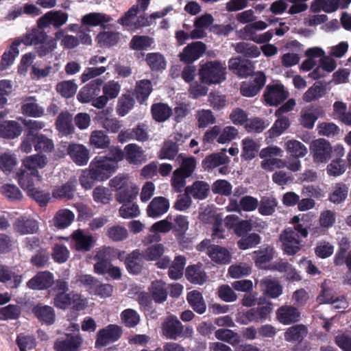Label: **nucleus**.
I'll list each match as a JSON object with an SVG mask.
<instances>
[{"mask_svg":"<svg viewBox=\"0 0 351 351\" xmlns=\"http://www.w3.org/2000/svg\"><path fill=\"white\" fill-rule=\"evenodd\" d=\"M176 161L180 166L173 172L171 185L175 192L181 193L186 186V178L191 177L195 171L197 160L194 156L186 157L180 154Z\"/></svg>","mask_w":351,"mask_h":351,"instance_id":"f257e3e1","label":"nucleus"},{"mask_svg":"<svg viewBox=\"0 0 351 351\" xmlns=\"http://www.w3.org/2000/svg\"><path fill=\"white\" fill-rule=\"evenodd\" d=\"M226 66L218 60L208 61L200 65L199 76L203 84H220L226 80Z\"/></svg>","mask_w":351,"mask_h":351,"instance_id":"f03ea898","label":"nucleus"},{"mask_svg":"<svg viewBox=\"0 0 351 351\" xmlns=\"http://www.w3.org/2000/svg\"><path fill=\"white\" fill-rule=\"evenodd\" d=\"M163 336L168 339L176 340L178 338L191 337L193 334V328L189 326H184L176 316L171 315L168 316L162 324Z\"/></svg>","mask_w":351,"mask_h":351,"instance_id":"7ed1b4c3","label":"nucleus"},{"mask_svg":"<svg viewBox=\"0 0 351 351\" xmlns=\"http://www.w3.org/2000/svg\"><path fill=\"white\" fill-rule=\"evenodd\" d=\"M139 13L138 12V6L132 5L119 20V23L125 29L132 32L143 27L149 26L152 23L154 14H151L149 19L145 15H140L136 18V15Z\"/></svg>","mask_w":351,"mask_h":351,"instance_id":"20e7f679","label":"nucleus"},{"mask_svg":"<svg viewBox=\"0 0 351 351\" xmlns=\"http://www.w3.org/2000/svg\"><path fill=\"white\" fill-rule=\"evenodd\" d=\"M273 310V304L269 302L264 305L258 304V306L250 308L243 312L239 317L238 322L244 325L251 322L259 323L267 320Z\"/></svg>","mask_w":351,"mask_h":351,"instance_id":"39448f33","label":"nucleus"},{"mask_svg":"<svg viewBox=\"0 0 351 351\" xmlns=\"http://www.w3.org/2000/svg\"><path fill=\"white\" fill-rule=\"evenodd\" d=\"M154 260V245H150L146 250L141 252L139 250H134L129 254L125 259V265L130 274H138L142 269V261Z\"/></svg>","mask_w":351,"mask_h":351,"instance_id":"423d86ee","label":"nucleus"},{"mask_svg":"<svg viewBox=\"0 0 351 351\" xmlns=\"http://www.w3.org/2000/svg\"><path fill=\"white\" fill-rule=\"evenodd\" d=\"M122 334L121 326L117 324H109L97 332L95 346L96 348H101L113 343L121 337Z\"/></svg>","mask_w":351,"mask_h":351,"instance_id":"0eeeda50","label":"nucleus"},{"mask_svg":"<svg viewBox=\"0 0 351 351\" xmlns=\"http://www.w3.org/2000/svg\"><path fill=\"white\" fill-rule=\"evenodd\" d=\"M313 160L316 162L326 163L334 156L335 147L324 138H318L313 141L310 146Z\"/></svg>","mask_w":351,"mask_h":351,"instance_id":"6e6552de","label":"nucleus"},{"mask_svg":"<svg viewBox=\"0 0 351 351\" xmlns=\"http://www.w3.org/2000/svg\"><path fill=\"white\" fill-rule=\"evenodd\" d=\"M280 241L285 254L294 255L297 254L303 246L302 241L299 238L298 233L291 228H285L280 234Z\"/></svg>","mask_w":351,"mask_h":351,"instance_id":"1a4fd4ad","label":"nucleus"},{"mask_svg":"<svg viewBox=\"0 0 351 351\" xmlns=\"http://www.w3.org/2000/svg\"><path fill=\"white\" fill-rule=\"evenodd\" d=\"M88 167L99 182L106 180L116 171L114 166L103 156H95Z\"/></svg>","mask_w":351,"mask_h":351,"instance_id":"9d476101","label":"nucleus"},{"mask_svg":"<svg viewBox=\"0 0 351 351\" xmlns=\"http://www.w3.org/2000/svg\"><path fill=\"white\" fill-rule=\"evenodd\" d=\"M68 19L69 14L62 10H51L38 19L37 25L41 29H45L51 25L58 29L64 25Z\"/></svg>","mask_w":351,"mask_h":351,"instance_id":"9b49d317","label":"nucleus"},{"mask_svg":"<svg viewBox=\"0 0 351 351\" xmlns=\"http://www.w3.org/2000/svg\"><path fill=\"white\" fill-rule=\"evenodd\" d=\"M289 93L282 84H269L266 86L263 97L270 106H278L287 99Z\"/></svg>","mask_w":351,"mask_h":351,"instance_id":"f8f14e48","label":"nucleus"},{"mask_svg":"<svg viewBox=\"0 0 351 351\" xmlns=\"http://www.w3.org/2000/svg\"><path fill=\"white\" fill-rule=\"evenodd\" d=\"M266 83V76L262 71L256 73L249 81L243 82L240 86L241 94L247 97L256 95Z\"/></svg>","mask_w":351,"mask_h":351,"instance_id":"ddd939ff","label":"nucleus"},{"mask_svg":"<svg viewBox=\"0 0 351 351\" xmlns=\"http://www.w3.org/2000/svg\"><path fill=\"white\" fill-rule=\"evenodd\" d=\"M82 341L79 333H65L56 339L53 348L56 351H77Z\"/></svg>","mask_w":351,"mask_h":351,"instance_id":"4468645a","label":"nucleus"},{"mask_svg":"<svg viewBox=\"0 0 351 351\" xmlns=\"http://www.w3.org/2000/svg\"><path fill=\"white\" fill-rule=\"evenodd\" d=\"M345 153L343 145H337L335 146L333 159L327 165L326 171L328 176L337 177L342 175L346 170L347 165L346 160L341 159Z\"/></svg>","mask_w":351,"mask_h":351,"instance_id":"2eb2a0df","label":"nucleus"},{"mask_svg":"<svg viewBox=\"0 0 351 351\" xmlns=\"http://www.w3.org/2000/svg\"><path fill=\"white\" fill-rule=\"evenodd\" d=\"M71 245L79 252H88L93 247L95 239L90 234L81 229L73 232L71 235Z\"/></svg>","mask_w":351,"mask_h":351,"instance_id":"dca6fc26","label":"nucleus"},{"mask_svg":"<svg viewBox=\"0 0 351 351\" xmlns=\"http://www.w3.org/2000/svg\"><path fill=\"white\" fill-rule=\"evenodd\" d=\"M206 45L201 41L193 42L187 45L179 54L180 60L190 64L199 59L205 52Z\"/></svg>","mask_w":351,"mask_h":351,"instance_id":"f3484780","label":"nucleus"},{"mask_svg":"<svg viewBox=\"0 0 351 351\" xmlns=\"http://www.w3.org/2000/svg\"><path fill=\"white\" fill-rule=\"evenodd\" d=\"M102 84V80L96 79L83 86L77 95L78 101L83 104L90 102L99 95Z\"/></svg>","mask_w":351,"mask_h":351,"instance_id":"a211bd4d","label":"nucleus"},{"mask_svg":"<svg viewBox=\"0 0 351 351\" xmlns=\"http://www.w3.org/2000/svg\"><path fill=\"white\" fill-rule=\"evenodd\" d=\"M301 313L298 308L291 305H283L276 311V318L284 325H289L300 321Z\"/></svg>","mask_w":351,"mask_h":351,"instance_id":"6ab92c4d","label":"nucleus"},{"mask_svg":"<svg viewBox=\"0 0 351 351\" xmlns=\"http://www.w3.org/2000/svg\"><path fill=\"white\" fill-rule=\"evenodd\" d=\"M185 278L191 284L198 285H204L208 278L200 263L188 265L185 269Z\"/></svg>","mask_w":351,"mask_h":351,"instance_id":"aec40b11","label":"nucleus"},{"mask_svg":"<svg viewBox=\"0 0 351 351\" xmlns=\"http://www.w3.org/2000/svg\"><path fill=\"white\" fill-rule=\"evenodd\" d=\"M16 178L21 187L26 191L34 187L36 182H40L42 180L40 173L29 171L22 166L16 173Z\"/></svg>","mask_w":351,"mask_h":351,"instance_id":"412c9836","label":"nucleus"},{"mask_svg":"<svg viewBox=\"0 0 351 351\" xmlns=\"http://www.w3.org/2000/svg\"><path fill=\"white\" fill-rule=\"evenodd\" d=\"M54 282L53 274L49 271H40L31 278L27 286L34 290H43L50 287Z\"/></svg>","mask_w":351,"mask_h":351,"instance_id":"4be33fe9","label":"nucleus"},{"mask_svg":"<svg viewBox=\"0 0 351 351\" xmlns=\"http://www.w3.org/2000/svg\"><path fill=\"white\" fill-rule=\"evenodd\" d=\"M67 152L73 161L79 166L86 165L89 160L90 152L83 145H69L67 148Z\"/></svg>","mask_w":351,"mask_h":351,"instance_id":"5701e85b","label":"nucleus"},{"mask_svg":"<svg viewBox=\"0 0 351 351\" xmlns=\"http://www.w3.org/2000/svg\"><path fill=\"white\" fill-rule=\"evenodd\" d=\"M230 162V158L223 152L213 153L207 155L202 161V168L212 171L215 168Z\"/></svg>","mask_w":351,"mask_h":351,"instance_id":"b1692460","label":"nucleus"},{"mask_svg":"<svg viewBox=\"0 0 351 351\" xmlns=\"http://www.w3.org/2000/svg\"><path fill=\"white\" fill-rule=\"evenodd\" d=\"M348 192V184L343 182H337L331 186L328 199L334 204H341L347 199Z\"/></svg>","mask_w":351,"mask_h":351,"instance_id":"393cba45","label":"nucleus"},{"mask_svg":"<svg viewBox=\"0 0 351 351\" xmlns=\"http://www.w3.org/2000/svg\"><path fill=\"white\" fill-rule=\"evenodd\" d=\"M13 227L14 230L21 234H34L37 232L38 224L35 219L22 216L16 219Z\"/></svg>","mask_w":351,"mask_h":351,"instance_id":"a878e982","label":"nucleus"},{"mask_svg":"<svg viewBox=\"0 0 351 351\" xmlns=\"http://www.w3.org/2000/svg\"><path fill=\"white\" fill-rule=\"evenodd\" d=\"M185 192L195 199H205L209 195L210 185L205 181L197 180L192 185L186 186Z\"/></svg>","mask_w":351,"mask_h":351,"instance_id":"bb28decb","label":"nucleus"},{"mask_svg":"<svg viewBox=\"0 0 351 351\" xmlns=\"http://www.w3.org/2000/svg\"><path fill=\"white\" fill-rule=\"evenodd\" d=\"M48 162L47 158L40 154L26 156L22 160V167L36 173H39L38 169L44 168Z\"/></svg>","mask_w":351,"mask_h":351,"instance_id":"cd10ccee","label":"nucleus"},{"mask_svg":"<svg viewBox=\"0 0 351 351\" xmlns=\"http://www.w3.org/2000/svg\"><path fill=\"white\" fill-rule=\"evenodd\" d=\"M229 69L241 77H246L253 72V66L250 62L238 58L229 60Z\"/></svg>","mask_w":351,"mask_h":351,"instance_id":"c85d7f7f","label":"nucleus"},{"mask_svg":"<svg viewBox=\"0 0 351 351\" xmlns=\"http://www.w3.org/2000/svg\"><path fill=\"white\" fill-rule=\"evenodd\" d=\"M139 192L138 187L134 182L128 184L121 191H119L115 194L116 200L121 203H131L136 199Z\"/></svg>","mask_w":351,"mask_h":351,"instance_id":"c756f323","label":"nucleus"},{"mask_svg":"<svg viewBox=\"0 0 351 351\" xmlns=\"http://www.w3.org/2000/svg\"><path fill=\"white\" fill-rule=\"evenodd\" d=\"M308 330L303 324H296L287 329L284 333L285 339L288 342L300 343L307 335Z\"/></svg>","mask_w":351,"mask_h":351,"instance_id":"7c9ffc66","label":"nucleus"},{"mask_svg":"<svg viewBox=\"0 0 351 351\" xmlns=\"http://www.w3.org/2000/svg\"><path fill=\"white\" fill-rule=\"evenodd\" d=\"M208 256L210 259L218 264H228L231 261V254L230 252L224 247L213 245L210 247Z\"/></svg>","mask_w":351,"mask_h":351,"instance_id":"2f4dec72","label":"nucleus"},{"mask_svg":"<svg viewBox=\"0 0 351 351\" xmlns=\"http://www.w3.org/2000/svg\"><path fill=\"white\" fill-rule=\"evenodd\" d=\"M75 188V182L69 180L60 186H56L52 191V196L56 199H71L74 197Z\"/></svg>","mask_w":351,"mask_h":351,"instance_id":"473e14b6","label":"nucleus"},{"mask_svg":"<svg viewBox=\"0 0 351 351\" xmlns=\"http://www.w3.org/2000/svg\"><path fill=\"white\" fill-rule=\"evenodd\" d=\"M56 125L57 130L62 135H69L74 132L73 117L68 112H62L58 115L56 122Z\"/></svg>","mask_w":351,"mask_h":351,"instance_id":"72a5a7b5","label":"nucleus"},{"mask_svg":"<svg viewBox=\"0 0 351 351\" xmlns=\"http://www.w3.org/2000/svg\"><path fill=\"white\" fill-rule=\"evenodd\" d=\"M21 110L24 114L32 117H40L45 112L44 108L36 103L33 97H28L25 99L21 106Z\"/></svg>","mask_w":351,"mask_h":351,"instance_id":"f704fd0d","label":"nucleus"},{"mask_svg":"<svg viewBox=\"0 0 351 351\" xmlns=\"http://www.w3.org/2000/svg\"><path fill=\"white\" fill-rule=\"evenodd\" d=\"M186 300L194 311L198 314H203L206 310V304L204 300L202 294L194 290L188 293Z\"/></svg>","mask_w":351,"mask_h":351,"instance_id":"c9c22d12","label":"nucleus"},{"mask_svg":"<svg viewBox=\"0 0 351 351\" xmlns=\"http://www.w3.org/2000/svg\"><path fill=\"white\" fill-rule=\"evenodd\" d=\"M22 132L20 124L15 121H5L0 124V136L5 138H14Z\"/></svg>","mask_w":351,"mask_h":351,"instance_id":"e433bc0d","label":"nucleus"},{"mask_svg":"<svg viewBox=\"0 0 351 351\" xmlns=\"http://www.w3.org/2000/svg\"><path fill=\"white\" fill-rule=\"evenodd\" d=\"M261 286L265 293L272 298L282 294V287L278 282L271 277H265L261 281Z\"/></svg>","mask_w":351,"mask_h":351,"instance_id":"4c0bfd02","label":"nucleus"},{"mask_svg":"<svg viewBox=\"0 0 351 351\" xmlns=\"http://www.w3.org/2000/svg\"><path fill=\"white\" fill-rule=\"evenodd\" d=\"M34 313L40 322L47 325H51L55 322V311L49 306L37 305L34 308Z\"/></svg>","mask_w":351,"mask_h":351,"instance_id":"58836bf2","label":"nucleus"},{"mask_svg":"<svg viewBox=\"0 0 351 351\" xmlns=\"http://www.w3.org/2000/svg\"><path fill=\"white\" fill-rule=\"evenodd\" d=\"M48 38L47 34L41 28L33 29L26 33L22 38L23 43L25 45H34L36 47Z\"/></svg>","mask_w":351,"mask_h":351,"instance_id":"ea45409f","label":"nucleus"},{"mask_svg":"<svg viewBox=\"0 0 351 351\" xmlns=\"http://www.w3.org/2000/svg\"><path fill=\"white\" fill-rule=\"evenodd\" d=\"M252 257L255 265L260 268H263L272 260L274 257V248L270 246L261 248L253 252Z\"/></svg>","mask_w":351,"mask_h":351,"instance_id":"a19ab883","label":"nucleus"},{"mask_svg":"<svg viewBox=\"0 0 351 351\" xmlns=\"http://www.w3.org/2000/svg\"><path fill=\"white\" fill-rule=\"evenodd\" d=\"M110 143L109 136L103 130H93L89 137V144L96 149H106Z\"/></svg>","mask_w":351,"mask_h":351,"instance_id":"79ce46f5","label":"nucleus"},{"mask_svg":"<svg viewBox=\"0 0 351 351\" xmlns=\"http://www.w3.org/2000/svg\"><path fill=\"white\" fill-rule=\"evenodd\" d=\"M75 215L69 209L58 210L54 218L53 224L58 229H64L69 227L74 220Z\"/></svg>","mask_w":351,"mask_h":351,"instance_id":"37998d69","label":"nucleus"},{"mask_svg":"<svg viewBox=\"0 0 351 351\" xmlns=\"http://www.w3.org/2000/svg\"><path fill=\"white\" fill-rule=\"evenodd\" d=\"M111 18L105 14L99 12H91L84 15L82 18V25L99 26L104 25L110 21Z\"/></svg>","mask_w":351,"mask_h":351,"instance_id":"c03bdc74","label":"nucleus"},{"mask_svg":"<svg viewBox=\"0 0 351 351\" xmlns=\"http://www.w3.org/2000/svg\"><path fill=\"white\" fill-rule=\"evenodd\" d=\"M278 206L277 199L272 196H263L258 202V213L263 216L272 215Z\"/></svg>","mask_w":351,"mask_h":351,"instance_id":"a18cd8bd","label":"nucleus"},{"mask_svg":"<svg viewBox=\"0 0 351 351\" xmlns=\"http://www.w3.org/2000/svg\"><path fill=\"white\" fill-rule=\"evenodd\" d=\"M186 258L179 255L176 256L172 264L169 267L168 275L171 279L178 280L183 276Z\"/></svg>","mask_w":351,"mask_h":351,"instance_id":"49530a36","label":"nucleus"},{"mask_svg":"<svg viewBox=\"0 0 351 351\" xmlns=\"http://www.w3.org/2000/svg\"><path fill=\"white\" fill-rule=\"evenodd\" d=\"M259 149V145L254 139L246 137L242 140L241 156L245 160H249L255 158Z\"/></svg>","mask_w":351,"mask_h":351,"instance_id":"de8ad7c7","label":"nucleus"},{"mask_svg":"<svg viewBox=\"0 0 351 351\" xmlns=\"http://www.w3.org/2000/svg\"><path fill=\"white\" fill-rule=\"evenodd\" d=\"M77 84L74 80H64L58 82L56 90L58 94L64 98H71L76 93Z\"/></svg>","mask_w":351,"mask_h":351,"instance_id":"09e8293b","label":"nucleus"},{"mask_svg":"<svg viewBox=\"0 0 351 351\" xmlns=\"http://www.w3.org/2000/svg\"><path fill=\"white\" fill-rule=\"evenodd\" d=\"M261 243V236L255 232L247 234L241 237L237 243V247L242 250L256 247Z\"/></svg>","mask_w":351,"mask_h":351,"instance_id":"8fccbe9b","label":"nucleus"},{"mask_svg":"<svg viewBox=\"0 0 351 351\" xmlns=\"http://www.w3.org/2000/svg\"><path fill=\"white\" fill-rule=\"evenodd\" d=\"M290 126V121L288 117L281 115L274 122L272 127L268 130L269 136L271 138L277 137L281 135Z\"/></svg>","mask_w":351,"mask_h":351,"instance_id":"3c124183","label":"nucleus"},{"mask_svg":"<svg viewBox=\"0 0 351 351\" xmlns=\"http://www.w3.org/2000/svg\"><path fill=\"white\" fill-rule=\"evenodd\" d=\"M234 49L238 53H241L247 58H257L261 54L257 46L245 42L237 43Z\"/></svg>","mask_w":351,"mask_h":351,"instance_id":"603ef678","label":"nucleus"},{"mask_svg":"<svg viewBox=\"0 0 351 351\" xmlns=\"http://www.w3.org/2000/svg\"><path fill=\"white\" fill-rule=\"evenodd\" d=\"M152 90V82L148 80H142L137 83L135 93L137 100L143 104Z\"/></svg>","mask_w":351,"mask_h":351,"instance_id":"864d4df0","label":"nucleus"},{"mask_svg":"<svg viewBox=\"0 0 351 351\" xmlns=\"http://www.w3.org/2000/svg\"><path fill=\"white\" fill-rule=\"evenodd\" d=\"M215 337L222 341L228 343L232 346L239 343V335L230 329L219 328L215 332Z\"/></svg>","mask_w":351,"mask_h":351,"instance_id":"5fc2aeb1","label":"nucleus"},{"mask_svg":"<svg viewBox=\"0 0 351 351\" xmlns=\"http://www.w3.org/2000/svg\"><path fill=\"white\" fill-rule=\"evenodd\" d=\"M125 159L132 164L141 162L143 159V150L135 144H129L125 147Z\"/></svg>","mask_w":351,"mask_h":351,"instance_id":"6e6d98bb","label":"nucleus"},{"mask_svg":"<svg viewBox=\"0 0 351 351\" xmlns=\"http://www.w3.org/2000/svg\"><path fill=\"white\" fill-rule=\"evenodd\" d=\"M325 92L324 86L320 82H316L305 92L303 95V100L306 102H311L323 97Z\"/></svg>","mask_w":351,"mask_h":351,"instance_id":"4d7b16f0","label":"nucleus"},{"mask_svg":"<svg viewBox=\"0 0 351 351\" xmlns=\"http://www.w3.org/2000/svg\"><path fill=\"white\" fill-rule=\"evenodd\" d=\"M179 152V148L173 143L172 140L165 141L161 148L158 157L160 159L173 160Z\"/></svg>","mask_w":351,"mask_h":351,"instance_id":"13d9d810","label":"nucleus"},{"mask_svg":"<svg viewBox=\"0 0 351 351\" xmlns=\"http://www.w3.org/2000/svg\"><path fill=\"white\" fill-rule=\"evenodd\" d=\"M119 39V35L117 32H104L99 33L96 40L101 47H111L117 43Z\"/></svg>","mask_w":351,"mask_h":351,"instance_id":"bf43d9fd","label":"nucleus"},{"mask_svg":"<svg viewBox=\"0 0 351 351\" xmlns=\"http://www.w3.org/2000/svg\"><path fill=\"white\" fill-rule=\"evenodd\" d=\"M286 145L287 152L293 157L301 158L307 154L305 145L298 141L290 140L287 142Z\"/></svg>","mask_w":351,"mask_h":351,"instance_id":"052dcab7","label":"nucleus"},{"mask_svg":"<svg viewBox=\"0 0 351 351\" xmlns=\"http://www.w3.org/2000/svg\"><path fill=\"white\" fill-rule=\"evenodd\" d=\"M121 319L126 327L133 328L140 322V316L136 311L128 308L121 313Z\"/></svg>","mask_w":351,"mask_h":351,"instance_id":"680f3d73","label":"nucleus"},{"mask_svg":"<svg viewBox=\"0 0 351 351\" xmlns=\"http://www.w3.org/2000/svg\"><path fill=\"white\" fill-rule=\"evenodd\" d=\"M54 149L53 141L44 134L35 136V150L43 152H51Z\"/></svg>","mask_w":351,"mask_h":351,"instance_id":"e2e57ef3","label":"nucleus"},{"mask_svg":"<svg viewBox=\"0 0 351 351\" xmlns=\"http://www.w3.org/2000/svg\"><path fill=\"white\" fill-rule=\"evenodd\" d=\"M93 197L95 202L106 204L111 200L112 193L108 188L99 186L93 190Z\"/></svg>","mask_w":351,"mask_h":351,"instance_id":"0e129e2a","label":"nucleus"},{"mask_svg":"<svg viewBox=\"0 0 351 351\" xmlns=\"http://www.w3.org/2000/svg\"><path fill=\"white\" fill-rule=\"evenodd\" d=\"M121 90V84L114 80H110L102 87L103 94L109 99L117 97Z\"/></svg>","mask_w":351,"mask_h":351,"instance_id":"69168bd1","label":"nucleus"},{"mask_svg":"<svg viewBox=\"0 0 351 351\" xmlns=\"http://www.w3.org/2000/svg\"><path fill=\"white\" fill-rule=\"evenodd\" d=\"M16 343L21 351H27L33 350L36 346V339L32 335H25L19 334L16 338Z\"/></svg>","mask_w":351,"mask_h":351,"instance_id":"338daca9","label":"nucleus"},{"mask_svg":"<svg viewBox=\"0 0 351 351\" xmlns=\"http://www.w3.org/2000/svg\"><path fill=\"white\" fill-rule=\"evenodd\" d=\"M232 186L226 180H217L212 185V191L215 194L229 196L232 193Z\"/></svg>","mask_w":351,"mask_h":351,"instance_id":"774afa93","label":"nucleus"}]
</instances>
